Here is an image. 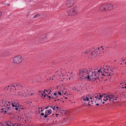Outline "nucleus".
Masks as SVG:
<instances>
[{"label":"nucleus","instance_id":"62","mask_svg":"<svg viewBox=\"0 0 126 126\" xmlns=\"http://www.w3.org/2000/svg\"><path fill=\"white\" fill-rule=\"evenodd\" d=\"M43 111V110H41V111L42 112Z\"/></svg>","mask_w":126,"mask_h":126},{"label":"nucleus","instance_id":"31","mask_svg":"<svg viewBox=\"0 0 126 126\" xmlns=\"http://www.w3.org/2000/svg\"><path fill=\"white\" fill-rule=\"evenodd\" d=\"M24 108H19L18 110L19 111H20L21 110H22L23 111H24Z\"/></svg>","mask_w":126,"mask_h":126},{"label":"nucleus","instance_id":"50","mask_svg":"<svg viewBox=\"0 0 126 126\" xmlns=\"http://www.w3.org/2000/svg\"><path fill=\"white\" fill-rule=\"evenodd\" d=\"M38 92L39 93H42V92L41 91H38Z\"/></svg>","mask_w":126,"mask_h":126},{"label":"nucleus","instance_id":"25","mask_svg":"<svg viewBox=\"0 0 126 126\" xmlns=\"http://www.w3.org/2000/svg\"><path fill=\"white\" fill-rule=\"evenodd\" d=\"M102 71H101V70L100 69H99V70H98L97 71V72L99 74H100V73H101L102 75H104V74H102Z\"/></svg>","mask_w":126,"mask_h":126},{"label":"nucleus","instance_id":"33","mask_svg":"<svg viewBox=\"0 0 126 126\" xmlns=\"http://www.w3.org/2000/svg\"><path fill=\"white\" fill-rule=\"evenodd\" d=\"M19 107H15L16 108H15V109L16 110H18L19 108Z\"/></svg>","mask_w":126,"mask_h":126},{"label":"nucleus","instance_id":"42","mask_svg":"<svg viewBox=\"0 0 126 126\" xmlns=\"http://www.w3.org/2000/svg\"><path fill=\"white\" fill-rule=\"evenodd\" d=\"M54 95L55 96H56L57 95V94L56 93H54Z\"/></svg>","mask_w":126,"mask_h":126},{"label":"nucleus","instance_id":"20","mask_svg":"<svg viewBox=\"0 0 126 126\" xmlns=\"http://www.w3.org/2000/svg\"><path fill=\"white\" fill-rule=\"evenodd\" d=\"M20 84H16V85H14L13 84H12L11 85V87H14L15 88V89H16V87H19L21 86L22 88H23L24 87V86L23 85H22L20 86Z\"/></svg>","mask_w":126,"mask_h":126},{"label":"nucleus","instance_id":"37","mask_svg":"<svg viewBox=\"0 0 126 126\" xmlns=\"http://www.w3.org/2000/svg\"><path fill=\"white\" fill-rule=\"evenodd\" d=\"M40 115L44 116V113H42L40 114Z\"/></svg>","mask_w":126,"mask_h":126},{"label":"nucleus","instance_id":"15","mask_svg":"<svg viewBox=\"0 0 126 126\" xmlns=\"http://www.w3.org/2000/svg\"><path fill=\"white\" fill-rule=\"evenodd\" d=\"M12 108L13 107H19V105L17 102L11 103Z\"/></svg>","mask_w":126,"mask_h":126},{"label":"nucleus","instance_id":"39","mask_svg":"<svg viewBox=\"0 0 126 126\" xmlns=\"http://www.w3.org/2000/svg\"><path fill=\"white\" fill-rule=\"evenodd\" d=\"M48 97L49 98V99L50 100L51 98V96H48Z\"/></svg>","mask_w":126,"mask_h":126},{"label":"nucleus","instance_id":"61","mask_svg":"<svg viewBox=\"0 0 126 126\" xmlns=\"http://www.w3.org/2000/svg\"><path fill=\"white\" fill-rule=\"evenodd\" d=\"M59 99H57V101H59Z\"/></svg>","mask_w":126,"mask_h":126},{"label":"nucleus","instance_id":"8","mask_svg":"<svg viewBox=\"0 0 126 126\" xmlns=\"http://www.w3.org/2000/svg\"><path fill=\"white\" fill-rule=\"evenodd\" d=\"M12 122L10 121H6L2 123H0V126H12Z\"/></svg>","mask_w":126,"mask_h":126},{"label":"nucleus","instance_id":"16","mask_svg":"<svg viewBox=\"0 0 126 126\" xmlns=\"http://www.w3.org/2000/svg\"><path fill=\"white\" fill-rule=\"evenodd\" d=\"M46 34L41 35L39 38V40H43L46 39Z\"/></svg>","mask_w":126,"mask_h":126},{"label":"nucleus","instance_id":"24","mask_svg":"<svg viewBox=\"0 0 126 126\" xmlns=\"http://www.w3.org/2000/svg\"><path fill=\"white\" fill-rule=\"evenodd\" d=\"M112 72H113L112 71ZM111 72H112L111 71H110L106 75H105V76L106 75H107V76H111L112 75V73H111Z\"/></svg>","mask_w":126,"mask_h":126},{"label":"nucleus","instance_id":"47","mask_svg":"<svg viewBox=\"0 0 126 126\" xmlns=\"http://www.w3.org/2000/svg\"><path fill=\"white\" fill-rule=\"evenodd\" d=\"M1 15V13L0 11V17Z\"/></svg>","mask_w":126,"mask_h":126},{"label":"nucleus","instance_id":"6","mask_svg":"<svg viewBox=\"0 0 126 126\" xmlns=\"http://www.w3.org/2000/svg\"><path fill=\"white\" fill-rule=\"evenodd\" d=\"M22 58L21 56H16L13 58V62L15 64H19L22 62Z\"/></svg>","mask_w":126,"mask_h":126},{"label":"nucleus","instance_id":"7","mask_svg":"<svg viewBox=\"0 0 126 126\" xmlns=\"http://www.w3.org/2000/svg\"><path fill=\"white\" fill-rule=\"evenodd\" d=\"M69 16H72L76 15L77 14L76 9L75 7H73L70 9L67 12Z\"/></svg>","mask_w":126,"mask_h":126},{"label":"nucleus","instance_id":"48","mask_svg":"<svg viewBox=\"0 0 126 126\" xmlns=\"http://www.w3.org/2000/svg\"><path fill=\"white\" fill-rule=\"evenodd\" d=\"M51 94V93H50V92H49L48 93V95H49V94Z\"/></svg>","mask_w":126,"mask_h":126},{"label":"nucleus","instance_id":"34","mask_svg":"<svg viewBox=\"0 0 126 126\" xmlns=\"http://www.w3.org/2000/svg\"><path fill=\"white\" fill-rule=\"evenodd\" d=\"M121 88V89H124V88H125V89H126V86H124V87H121L120 88Z\"/></svg>","mask_w":126,"mask_h":126},{"label":"nucleus","instance_id":"19","mask_svg":"<svg viewBox=\"0 0 126 126\" xmlns=\"http://www.w3.org/2000/svg\"><path fill=\"white\" fill-rule=\"evenodd\" d=\"M103 94V95H104L102 98L103 100L106 102L108 100V97L109 96V95H105V94Z\"/></svg>","mask_w":126,"mask_h":126},{"label":"nucleus","instance_id":"45","mask_svg":"<svg viewBox=\"0 0 126 126\" xmlns=\"http://www.w3.org/2000/svg\"><path fill=\"white\" fill-rule=\"evenodd\" d=\"M122 62H123L125 60L123 58H122Z\"/></svg>","mask_w":126,"mask_h":126},{"label":"nucleus","instance_id":"27","mask_svg":"<svg viewBox=\"0 0 126 126\" xmlns=\"http://www.w3.org/2000/svg\"><path fill=\"white\" fill-rule=\"evenodd\" d=\"M72 90L75 91L77 92H78L79 91V90L77 88H76L75 87L73 88Z\"/></svg>","mask_w":126,"mask_h":126},{"label":"nucleus","instance_id":"23","mask_svg":"<svg viewBox=\"0 0 126 126\" xmlns=\"http://www.w3.org/2000/svg\"><path fill=\"white\" fill-rule=\"evenodd\" d=\"M3 107H4V106L1 102V103H0V110L1 109L4 108Z\"/></svg>","mask_w":126,"mask_h":126},{"label":"nucleus","instance_id":"1","mask_svg":"<svg viewBox=\"0 0 126 126\" xmlns=\"http://www.w3.org/2000/svg\"><path fill=\"white\" fill-rule=\"evenodd\" d=\"M89 74L87 76V80L89 81H90L92 79L94 80L98 79L100 76V74L95 71H93L92 69H89Z\"/></svg>","mask_w":126,"mask_h":126},{"label":"nucleus","instance_id":"49","mask_svg":"<svg viewBox=\"0 0 126 126\" xmlns=\"http://www.w3.org/2000/svg\"><path fill=\"white\" fill-rule=\"evenodd\" d=\"M44 96V97H46V94H45L44 95H43Z\"/></svg>","mask_w":126,"mask_h":126},{"label":"nucleus","instance_id":"57","mask_svg":"<svg viewBox=\"0 0 126 126\" xmlns=\"http://www.w3.org/2000/svg\"><path fill=\"white\" fill-rule=\"evenodd\" d=\"M65 99H67V97H65Z\"/></svg>","mask_w":126,"mask_h":126},{"label":"nucleus","instance_id":"13","mask_svg":"<svg viewBox=\"0 0 126 126\" xmlns=\"http://www.w3.org/2000/svg\"><path fill=\"white\" fill-rule=\"evenodd\" d=\"M89 52V51L88 52L87 51H85L84 52H83L82 53V55L84 56H87L88 57V58L90 57H89V56H90L91 57L90 58H92V57L91 54H90V53Z\"/></svg>","mask_w":126,"mask_h":126},{"label":"nucleus","instance_id":"59","mask_svg":"<svg viewBox=\"0 0 126 126\" xmlns=\"http://www.w3.org/2000/svg\"><path fill=\"white\" fill-rule=\"evenodd\" d=\"M125 83L124 82V83L125 84V85H126V83Z\"/></svg>","mask_w":126,"mask_h":126},{"label":"nucleus","instance_id":"38","mask_svg":"<svg viewBox=\"0 0 126 126\" xmlns=\"http://www.w3.org/2000/svg\"><path fill=\"white\" fill-rule=\"evenodd\" d=\"M16 126H22V125L21 124H18Z\"/></svg>","mask_w":126,"mask_h":126},{"label":"nucleus","instance_id":"60","mask_svg":"<svg viewBox=\"0 0 126 126\" xmlns=\"http://www.w3.org/2000/svg\"><path fill=\"white\" fill-rule=\"evenodd\" d=\"M52 108L53 107H52V106H50V108Z\"/></svg>","mask_w":126,"mask_h":126},{"label":"nucleus","instance_id":"11","mask_svg":"<svg viewBox=\"0 0 126 126\" xmlns=\"http://www.w3.org/2000/svg\"><path fill=\"white\" fill-rule=\"evenodd\" d=\"M99 47L95 49L94 51H93L91 52V54L92 55V57H93V55H94L96 54H98L100 53V51L99 50Z\"/></svg>","mask_w":126,"mask_h":126},{"label":"nucleus","instance_id":"3","mask_svg":"<svg viewBox=\"0 0 126 126\" xmlns=\"http://www.w3.org/2000/svg\"><path fill=\"white\" fill-rule=\"evenodd\" d=\"M104 95L103 94L101 95V94H96L95 95L93 94L92 97H90L92 98V104L94 102L95 103H101L102 102V98Z\"/></svg>","mask_w":126,"mask_h":126},{"label":"nucleus","instance_id":"14","mask_svg":"<svg viewBox=\"0 0 126 126\" xmlns=\"http://www.w3.org/2000/svg\"><path fill=\"white\" fill-rule=\"evenodd\" d=\"M52 112V111L51 109H49L45 111V114L44 116V117L46 118Z\"/></svg>","mask_w":126,"mask_h":126},{"label":"nucleus","instance_id":"4","mask_svg":"<svg viewBox=\"0 0 126 126\" xmlns=\"http://www.w3.org/2000/svg\"><path fill=\"white\" fill-rule=\"evenodd\" d=\"M91 97H92V95H89L87 96H84L82 97L81 100L82 104L84 105L87 104L89 106H91V104H92V98H90Z\"/></svg>","mask_w":126,"mask_h":126},{"label":"nucleus","instance_id":"10","mask_svg":"<svg viewBox=\"0 0 126 126\" xmlns=\"http://www.w3.org/2000/svg\"><path fill=\"white\" fill-rule=\"evenodd\" d=\"M10 55V53L8 51H3L0 52V56L2 57H6Z\"/></svg>","mask_w":126,"mask_h":126},{"label":"nucleus","instance_id":"12","mask_svg":"<svg viewBox=\"0 0 126 126\" xmlns=\"http://www.w3.org/2000/svg\"><path fill=\"white\" fill-rule=\"evenodd\" d=\"M107 4H103L100 6L99 9L100 11L103 12L106 10Z\"/></svg>","mask_w":126,"mask_h":126},{"label":"nucleus","instance_id":"9","mask_svg":"<svg viewBox=\"0 0 126 126\" xmlns=\"http://www.w3.org/2000/svg\"><path fill=\"white\" fill-rule=\"evenodd\" d=\"M74 2L73 0H68L66 5L68 8L71 7L74 5Z\"/></svg>","mask_w":126,"mask_h":126},{"label":"nucleus","instance_id":"17","mask_svg":"<svg viewBox=\"0 0 126 126\" xmlns=\"http://www.w3.org/2000/svg\"><path fill=\"white\" fill-rule=\"evenodd\" d=\"M107 9L108 10H112L113 8V5L111 4H107Z\"/></svg>","mask_w":126,"mask_h":126},{"label":"nucleus","instance_id":"21","mask_svg":"<svg viewBox=\"0 0 126 126\" xmlns=\"http://www.w3.org/2000/svg\"><path fill=\"white\" fill-rule=\"evenodd\" d=\"M103 71L105 73V74L106 75L110 71L112 72V71L111 69H109L108 68L107 69H103Z\"/></svg>","mask_w":126,"mask_h":126},{"label":"nucleus","instance_id":"30","mask_svg":"<svg viewBox=\"0 0 126 126\" xmlns=\"http://www.w3.org/2000/svg\"><path fill=\"white\" fill-rule=\"evenodd\" d=\"M39 15L38 14H36L35 15H34V18H36L38 16H39Z\"/></svg>","mask_w":126,"mask_h":126},{"label":"nucleus","instance_id":"44","mask_svg":"<svg viewBox=\"0 0 126 126\" xmlns=\"http://www.w3.org/2000/svg\"><path fill=\"white\" fill-rule=\"evenodd\" d=\"M49 89H46V91L47 92H49Z\"/></svg>","mask_w":126,"mask_h":126},{"label":"nucleus","instance_id":"2","mask_svg":"<svg viewBox=\"0 0 126 126\" xmlns=\"http://www.w3.org/2000/svg\"><path fill=\"white\" fill-rule=\"evenodd\" d=\"M4 107L5 108L4 113L9 114L12 111V108L11 102L7 101H3L2 102Z\"/></svg>","mask_w":126,"mask_h":126},{"label":"nucleus","instance_id":"36","mask_svg":"<svg viewBox=\"0 0 126 126\" xmlns=\"http://www.w3.org/2000/svg\"><path fill=\"white\" fill-rule=\"evenodd\" d=\"M53 77H51V78H50L49 79V80H53Z\"/></svg>","mask_w":126,"mask_h":126},{"label":"nucleus","instance_id":"64","mask_svg":"<svg viewBox=\"0 0 126 126\" xmlns=\"http://www.w3.org/2000/svg\"><path fill=\"white\" fill-rule=\"evenodd\" d=\"M125 64L126 65V62L125 63Z\"/></svg>","mask_w":126,"mask_h":126},{"label":"nucleus","instance_id":"56","mask_svg":"<svg viewBox=\"0 0 126 126\" xmlns=\"http://www.w3.org/2000/svg\"><path fill=\"white\" fill-rule=\"evenodd\" d=\"M105 103V102H102V103L104 104Z\"/></svg>","mask_w":126,"mask_h":126},{"label":"nucleus","instance_id":"55","mask_svg":"<svg viewBox=\"0 0 126 126\" xmlns=\"http://www.w3.org/2000/svg\"><path fill=\"white\" fill-rule=\"evenodd\" d=\"M63 94H64V95H65L66 94V93H63Z\"/></svg>","mask_w":126,"mask_h":126},{"label":"nucleus","instance_id":"58","mask_svg":"<svg viewBox=\"0 0 126 126\" xmlns=\"http://www.w3.org/2000/svg\"><path fill=\"white\" fill-rule=\"evenodd\" d=\"M46 89H44V91H45H45H46Z\"/></svg>","mask_w":126,"mask_h":126},{"label":"nucleus","instance_id":"46","mask_svg":"<svg viewBox=\"0 0 126 126\" xmlns=\"http://www.w3.org/2000/svg\"><path fill=\"white\" fill-rule=\"evenodd\" d=\"M49 106H47V107H46V109H48V108Z\"/></svg>","mask_w":126,"mask_h":126},{"label":"nucleus","instance_id":"63","mask_svg":"<svg viewBox=\"0 0 126 126\" xmlns=\"http://www.w3.org/2000/svg\"><path fill=\"white\" fill-rule=\"evenodd\" d=\"M52 94H51V96H52Z\"/></svg>","mask_w":126,"mask_h":126},{"label":"nucleus","instance_id":"43","mask_svg":"<svg viewBox=\"0 0 126 126\" xmlns=\"http://www.w3.org/2000/svg\"><path fill=\"white\" fill-rule=\"evenodd\" d=\"M99 104H100V103H96V106H98L99 105Z\"/></svg>","mask_w":126,"mask_h":126},{"label":"nucleus","instance_id":"40","mask_svg":"<svg viewBox=\"0 0 126 126\" xmlns=\"http://www.w3.org/2000/svg\"><path fill=\"white\" fill-rule=\"evenodd\" d=\"M57 97V96L56 98H54V99H55ZM51 99H54V98L53 97H51Z\"/></svg>","mask_w":126,"mask_h":126},{"label":"nucleus","instance_id":"26","mask_svg":"<svg viewBox=\"0 0 126 126\" xmlns=\"http://www.w3.org/2000/svg\"><path fill=\"white\" fill-rule=\"evenodd\" d=\"M4 111H5V108L4 107L3 109H1V110H0V112H1V113H3V114H5L6 113H4Z\"/></svg>","mask_w":126,"mask_h":126},{"label":"nucleus","instance_id":"41","mask_svg":"<svg viewBox=\"0 0 126 126\" xmlns=\"http://www.w3.org/2000/svg\"><path fill=\"white\" fill-rule=\"evenodd\" d=\"M55 106H54L52 108V109L53 110H54L55 109L56 110V109L55 108Z\"/></svg>","mask_w":126,"mask_h":126},{"label":"nucleus","instance_id":"52","mask_svg":"<svg viewBox=\"0 0 126 126\" xmlns=\"http://www.w3.org/2000/svg\"><path fill=\"white\" fill-rule=\"evenodd\" d=\"M56 108H57L58 109H59V107L58 106L56 107Z\"/></svg>","mask_w":126,"mask_h":126},{"label":"nucleus","instance_id":"51","mask_svg":"<svg viewBox=\"0 0 126 126\" xmlns=\"http://www.w3.org/2000/svg\"><path fill=\"white\" fill-rule=\"evenodd\" d=\"M41 93V95H42V96H43L44 95V94H43V93Z\"/></svg>","mask_w":126,"mask_h":126},{"label":"nucleus","instance_id":"54","mask_svg":"<svg viewBox=\"0 0 126 126\" xmlns=\"http://www.w3.org/2000/svg\"><path fill=\"white\" fill-rule=\"evenodd\" d=\"M43 93L44 94H45V91H43Z\"/></svg>","mask_w":126,"mask_h":126},{"label":"nucleus","instance_id":"5","mask_svg":"<svg viewBox=\"0 0 126 126\" xmlns=\"http://www.w3.org/2000/svg\"><path fill=\"white\" fill-rule=\"evenodd\" d=\"M89 70H88L86 68L83 69L82 70L80 71L79 74V76H81L80 78L87 79V76L89 74Z\"/></svg>","mask_w":126,"mask_h":126},{"label":"nucleus","instance_id":"35","mask_svg":"<svg viewBox=\"0 0 126 126\" xmlns=\"http://www.w3.org/2000/svg\"><path fill=\"white\" fill-rule=\"evenodd\" d=\"M58 93L59 95H61L62 94L61 92L60 91H59L58 92Z\"/></svg>","mask_w":126,"mask_h":126},{"label":"nucleus","instance_id":"28","mask_svg":"<svg viewBox=\"0 0 126 126\" xmlns=\"http://www.w3.org/2000/svg\"><path fill=\"white\" fill-rule=\"evenodd\" d=\"M107 103H108V105L109 104H111V102H110V100H109V98H108V100L107 101Z\"/></svg>","mask_w":126,"mask_h":126},{"label":"nucleus","instance_id":"22","mask_svg":"<svg viewBox=\"0 0 126 126\" xmlns=\"http://www.w3.org/2000/svg\"><path fill=\"white\" fill-rule=\"evenodd\" d=\"M109 96L108 97V98H109V99L110 102H111V103L112 102V98L111 97V95H109Z\"/></svg>","mask_w":126,"mask_h":126},{"label":"nucleus","instance_id":"18","mask_svg":"<svg viewBox=\"0 0 126 126\" xmlns=\"http://www.w3.org/2000/svg\"><path fill=\"white\" fill-rule=\"evenodd\" d=\"M111 97L112 98V102L114 103L116 102V100H117L118 97L117 96H115L113 95H111Z\"/></svg>","mask_w":126,"mask_h":126},{"label":"nucleus","instance_id":"32","mask_svg":"<svg viewBox=\"0 0 126 126\" xmlns=\"http://www.w3.org/2000/svg\"><path fill=\"white\" fill-rule=\"evenodd\" d=\"M51 89H52V88L51 87H50V88H49V92H50V93H52V91H51Z\"/></svg>","mask_w":126,"mask_h":126},{"label":"nucleus","instance_id":"53","mask_svg":"<svg viewBox=\"0 0 126 126\" xmlns=\"http://www.w3.org/2000/svg\"><path fill=\"white\" fill-rule=\"evenodd\" d=\"M46 96H47L48 97V94H46Z\"/></svg>","mask_w":126,"mask_h":126},{"label":"nucleus","instance_id":"29","mask_svg":"<svg viewBox=\"0 0 126 126\" xmlns=\"http://www.w3.org/2000/svg\"><path fill=\"white\" fill-rule=\"evenodd\" d=\"M123 83H121L120 84V88H120L121 87H124V86H125V84L124 85H123Z\"/></svg>","mask_w":126,"mask_h":126}]
</instances>
